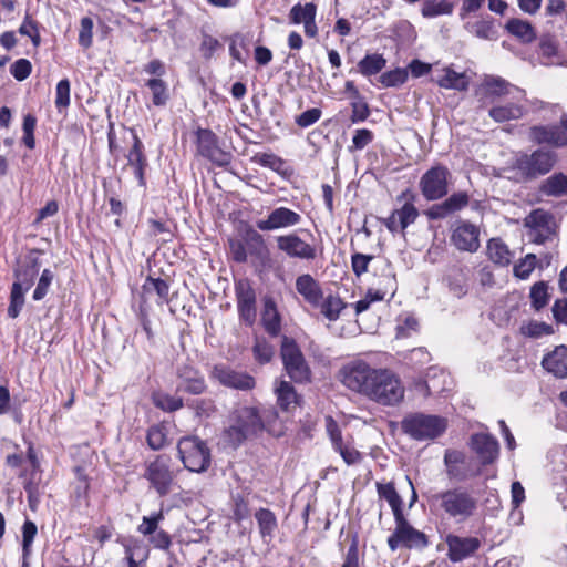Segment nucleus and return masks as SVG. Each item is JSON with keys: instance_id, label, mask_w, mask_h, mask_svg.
<instances>
[{"instance_id": "f257e3e1", "label": "nucleus", "mask_w": 567, "mask_h": 567, "mask_svg": "<svg viewBox=\"0 0 567 567\" xmlns=\"http://www.w3.org/2000/svg\"><path fill=\"white\" fill-rule=\"evenodd\" d=\"M338 379L347 389L382 406H396L405 395L400 377L389 368H377L361 358L344 363Z\"/></svg>"}, {"instance_id": "f03ea898", "label": "nucleus", "mask_w": 567, "mask_h": 567, "mask_svg": "<svg viewBox=\"0 0 567 567\" xmlns=\"http://www.w3.org/2000/svg\"><path fill=\"white\" fill-rule=\"evenodd\" d=\"M429 504L436 513L461 523L475 514L478 503L471 492L458 486L431 495Z\"/></svg>"}, {"instance_id": "7ed1b4c3", "label": "nucleus", "mask_w": 567, "mask_h": 567, "mask_svg": "<svg viewBox=\"0 0 567 567\" xmlns=\"http://www.w3.org/2000/svg\"><path fill=\"white\" fill-rule=\"evenodd\" d=\"M264 430V420L257 408L243 406L235 413V423L226 431L229 442L239 445Z\"/></svg>"}, {"instance_id": "20e7f679", "label": "nucleus", "mask_w": 567, "mask_h": 567, "mask_svg": "<svg viewBox=\"0 0 567 567\" xmlns=\"http://www.w3.org/2000/svg\"><path fill=\"white\" fill-rule=\"evenodd\" d=\"M401 427L405 434L414 440H432L446 430V420L437 415L414 413L402 420Z\"/></svg>"}, {"instance_id": "39448f33", "label": "nucleus", "mask_w": 567, "mask_h": 567, "mask_svg": "<svg viewBox=\"0 0 567 567\" xmlns=\"http://www.w3.org/2000/svg\"><path fill=\"white\" fill-rule=\"evenodd\" d=\"M178 457L190 472H205L210 465V450L198 436H185L177 443Z\"/></svg>"}, {"instance_id": "423d86ee", "label": "nucleus", "mask_w": 567, "mask_h": 567, "mask_svg": "<svg viewBox=\"0 0 567 567\" xmlns=\"http://www.w3.org/2000/svg\"><path fill=\"white\" fill-rule=\"evenodd\" d=\"M144 478L150 482L152 488L159 496H166L176 478V472L172 467V458L167 454H159L152 461L145 462Z\"/></svg>"}, {"instance_id": "0eeeda50", "label": "nucleus", "mask_w": 567, "mask_h": 567, "mask_svg": "<svg viewBox=\"0 0 567 567\" xmlns=\"http://www.w3.org/2000/svg\"><path fill=\"white\" fill-rule=\"evenodd\" d=\"M280 354L285 370L292 381L297 383L310 381L311 370L293 339L282 338Z\"/></svg>"}, {"instance_id": "6e6552de", "label": "nucleus", "mask_w": 567, "mask_h": 567, "mask_svg": "<svg viewBox=\"0 0 567 567\" xmlns=\"http://www.w3.org/2000/svg\"><path fill=\"white\" fill-rule=\"evenodd\" d=\"M398 202H403L399 209H394L391 215L383 219L384 226L391 231H402L412 225L419 217V210L415 207L416 194L411 189H405L398 196Z\"/></svg>"}, {"instance_id": "1a4fd4ad", "label": "nucleus", "mask_w": 567, "mask_h": 567, "mask_svg": "<svg viewBox=\"0 0 567 567\" xmlns=\"http://www.w3.org/2000/svg\"><path fill=\"white\" fill-rule=\"evenodd\" d=\"M480 237V227L468 220H456L451 227L450 243L458 251L476 252L481 247Z\"/></svg>"}, {"instance_id": "9d476101", "label": "nucleus", "mask_w": 567, "mask_h": 567, "mask_svg": "<svg viewBox=\"0 0 567 567\" xmlns=\"http://www.w3.org/2000/svg\"><path fill=\"white\" fill-rule=\"evenodd\" d=\"M449 169L443 165H436L427 169L420 179L419 186L426 200L443 198L447 192Z\"/></svg>"}, {"instance_id": "9b49d317", "label": "nucleus", "mask_w": 567, "mask_h": 567, "mask_svg": "<svg viewBox=\"0 0 567 567\" xmlns=\"http://www.w3.org/2000/svg\"><path fill=\"white\" fill-rule=\"evenodd\" d=\"M555 164V154L550 151L537 150L532 154H520L515 167L526 177H535L548 173Z\"/></svg>"}, {"instance_id": "f8f14e48", "label": "nucleus", "mask_w": 567, "mask_h": 567, "mask_svg": "<svg viewBox=\"0 0 567 567\" xmlns=\"http://www.w3.org/2000/svg\"><path fill=\"white\" fill-rule=\"evenodd\" d=\"M277 248L287 257L300 260H315L318 249L313 244L307 243L296 233L281 235L276 238Z\"/></svg>"}, {"instance_id": "ddd939ff", "label": "nucleus", "mask_w": 567, "mask_h": 567, "mask_svg": "<svg viewBox=\"0 0 567 567\" xmlns=\"http://www.w3.org/2000/svg\"><path fill=\"white\" fill-rule=\"evenodd\" d=\"M198 153L217 166L225 167L231 162V153L221 150L218 138L210 130L199 128L197 131Z\"/></svg>"}, {"instance_id": "4468645a", "label": "nucleus", "mask_w": 567, "mask_h": 567, "mask_svg": "<svg viewBox=\"0 0 567 567\" xmlns=\"http://www.w3.org/2000/svg\"><path fill=\"white\" fill-rule=\"evenodd\" d=\"M375 281L372 282L370 296L375 300H383L388 295L392 298L398 289L395 274L390 261L382 260L374 268Z\"/></svg>"}, {"instance_id": "2eb2a0df", "label": "nucleus", "mask_w": 567, "mask_h": 567, "mask_svg": "<svg viewBox=\"0 0 567 567\" xmlns=\"http://www.w3.org/2000/svg\"><path fill=\"white\" fill-rule=\"evenodd\" d=\"M212 377L220 384L240 391L251 390L256 385L254 377L247 372L237 371L226 364L215 365Z\"/></svg>"}, {"instance_id": "dca6fc26", "label": "nucleus", "mask_w": 567, "mask_h": 567, "mask_svg": "<svg viewBox=\"0 0 567 567\" xmlns=\"http://www.w3.org/2000/svg\"><path fill=\"white\" fill-rule=\"evenodd\" d=\"M301 221V216L288 207L272 209L265 219H259L256 227L261 231H274L277 229L291 228Z\"/></svg>"}, {"instance_id": "f3484780", "label": "nucleus", "mask_w": 567, "mask_h": 567, "mask_svg": "<svg viewBox=\"0 0 567 567\" xmlns=\"http://www.w3.org/2000/svg\"><path fill=\"white\" fill-rule=\"evenodd\" d=\"M445 544L446 556L452 563H460L474 556L481 547V540L477 537H462L454 534L446 535Z\"/></svg>"}, {"instance_id": "a211bd4d", "label": "nucleus", "mask_w": 567, "mask_h": 567, "mask_svg": "<svg viewBox=\"0 0 567 567\" xmlns=\"http://www.w3.org/2000/svg\"><path fill=\"white\" fill-rule=\"evenodd\" d=\"M132 134L133 144L125 155L127 166L133 169L140 186H145V169L148 166L146 155L144 153V145L134 128H130Z\"/></svg>"}, {"instance_id": "6ab92c4d", "label": "nucleus", "mask_w": 567, "mask_h": 567, "mask_svg": "<svg viewBox=\"0 0 567 567\" xmlns=\"http://www.w3.org/2000/svg\"><path fill=\"white\" fill-rule=\"evenodd\" d=\"M236 297L240 319L252 324L256 318V293L247 280L236 285Z\"/></svg>"}, {"instance_id": "aec40b11", "label": "nucleus", "mask_w": 567, "mask_h": 567, "mask_svg": "<svg viewBox=\"0 0 567 567\" xmlns=\"http://www.w3.org/2000/svg\"><path fill=\"white\" fill-rule=\"evenodd\" d=\"M444 464L450 480L463 482L470 477L478 475V471L471 472L463 452L456 450H446L444 454Z\"/></svg>"}, {"instance_id": "412c9836", "label": "nucleus", "mask_w": 567, "mask_h": 567, "mask_svg": "<svg viewBox=\"0 0 567 567\" xmlns=\"http://www.w3.org/2000/svg\"><path fill=\"white\" fill-rule=\"evenodd\" d=\"M529 138L537 144H550L553 146H567V133L561 126H533Z\"/></svg>"}, {"instance_id": "4be33fe9", "label": "nucleus", "mask_w": 567, "mask_h": 567, "mask_svg": "<svg viewBox=\"0 0 567 567\" xmlns=\"http://www.w3.org/2000/svg\"><path fill=\"white\" fill-rule=\"evenodd\" d=\"M472 449L481 458L483 465L493 463L499 453L497 440L489 434H474L472 436Z\"/></svg>"}, {"instance_id": "5701e85b", "label": "nucleus", "mask_w": 567, "mask_h": 567, "mask_svg": "<svg viewBox=\"0 0 567 567\" xmlns=\"http://www.w3.org/2000/svg\"><path fill=\"white\" fill-rule=\"evenodd\" d=\"M206 390L204 377L199 371L192 367H183L178 370L177 391L187 392L189 394H202Z\"/></svg>"}, {"instance_id": "b1692460", "label": "nucleus", "mask_w": 567, "mask_h": 567, "mask_svg": "<svg viewBox=\"0 0 567 567\" xmlns=\"http://www.w3.org/2000/svg\"><path fill=\"white\" fill-rule=\"evenodd\" d=\"M394 519L398 528V535L401 536L402 546L419 549L427 546V538L425 534L412 527L406 522L403 514L399 518Z\"/></svg>"}, {"instance_id": "393cba45", "label": "nucleus", "mask_w": 567, "mask_h": 567, "mask_svg": "<svg viewBox=\"0 0 567 567\" xmlns=\"http://www.w3.org/2000/svg\"><path fill=\"white\" fill-rule=\"evenodd\" d=\"M542 365L556 378L567 379V347H556L543 358Z\"/></svg>"}, {"instance_id": "a878e982", "label": "nucleus", "mask_w": 567, "mask_h": 567, "mask_svg": "<svg viewBox=\"0 0 567 567\" xmlns=\"http://www.w3.org/2000/svg\"><path fill=\"white\" fill-rule=\"evenodd\" d=\"M296 290L312 307H319L323 292L320 284L311 275L299 276L296 279Z\"/></svg>"}, {"instance_id": "bb28decb", "label": "nucleus", "mask_w": 567, "mask_h": 567, "mask_svg": "<svg viewBox=\"0 0 567 567\" xmlns=\"http://www.w3.org/2000/svg\"><path fill=\"white\" fill-rule=\"evenodd\" d=\"M525 113L524 106L519 103V100L515 102H505L503 104L494 105L489 111V116L498 123L518 120Z\"/></svg>"}, {"instance_id": "cd10ccee", "label": "nucleus", "mask_w": 567, "mask_h": 567, "mask_svg": "<svg viewBox=\"0 0 567 567\" xmlns=\"http://www.w3.org/2000/svg\"><path fill=\"white\" fill-rule=\"evenodd\" d=\"M277 403L284 411H290L299 404V396L293 385L285 380L278 381L275 386Z\"/></svg>"}, {"instance_id": "c85d7f7f", "label": "nucleus", "mask_w": 567, "mask_h": 567, "mask_svg": "<svg viewBox=\"0 0 567 567\" xmlns=\"http://www.w3.org/2000/svg\"><path fill=\"white\" fill-rule=\"evenodd\" d=\"M260 536L264 540H271L278 527L276 515L268 508H259L255 513Z\"/></svg>"}, {"instance_id": "c756f323", "label": "nucleus", "mask_w": 567, "mask_h": 567, "mask_svg": "<svg viewBox=\"0 0 567 567\" xmlns=\"http://www.w3.org/2000/svg\"><path fill=\"white\" fill-rule=\"evenodd\" d=\"M525 226L538 231L540 236L548 235L553 226V216L544 209H534L526 216Z\"/></svg>"}, {"instance_id": "7c9ffc66", "label": "nucleus", "mask_w": 567, "mask_h": 567, "mask_svg": "<svg viewBox=\"0 0 567 567\" xmlns=\"http://www.w3.org/2000/svg\"><path fill=\"white\" fill-rule=\"evenodd\" d=\"M487 256L489 260L499 266L511 264L513 254L501 238H492L487 243Z\"/></svg>"}, {"instance_id": "2f4dec72", "label": "nucleus", "mask_w": 567, "mask_h": 567, "mask_svg": "<svg viewBox=\"0 0 567 567\" xmlns=\"http://www.w3.org/2000/svg\"><path fill=\"white\" fill-rule=\"evenodd\" d=\"M150 91L152 104L157 107H164L169 101V89L165 81L159 78H152L145 82Z\"/></svg>"}, {"instance_id": "473e14b6", "label": "nucleus", "mask_w": 567, "mask_h": 567, "mask_svg": "<svg viewBox=\"0 0 567 567\" xmlns=\"http://www.w3.org/2000/svg\"><path fill=\"white\" fill-rule=\"evenodd\" d=\"M443 89L465 91L468 87V79L465 73L455 72L452 69H444L443 75L434 80Z\"/></svg>"}, {"instance_id": "72a5a7b5", "label": "nucleus", "mask_w": 567, "mask_h": 567, "mask_svg": "<svg viewBox=\"0 0 567 567\" xmlns=\"http://www.w3.org/2000/svg\"><path fill=\"white\" fill-rule=\"evenodd\" d=\"M377 491L380 498L385 499L392 508L394 518H399L402 514V498L398 494L394 484L377 483Z\"/></svg>"}, {"instance_id": "f704fd0d", "label": "nucleus", "mask_w": 567, "mask_h": 567, "mask_svg": "<svg viewBox=\"0 0 567 567\" xmlns=\"http://www.w3.org/2000/svg\"><path fill=\"white\" fill-rule=\"evenodd\" d=\"M508 33L516 37L524 43H529L536 39V31L534 27L526 20L509 19L505 25Z\"/></svg>"}, {"instance_id": "c9c22d12", "label": "nucleus", "mask_w": 567, "mask_h": 567, "mask_svg": "<svg viewBox=\"0 0 567 567\" xmlns=\"http://www.w3.org/2000/svg\"><path fill=\"white\" fill-rule=\"evenodd\" d=\"M245 243L247 251L259 260H266L269 257V251L264 237L255 229H249L245 235Z\"/></svg>"}, {"instance_id": "e433bc0d", "label": "nucleus", "mask_w": 567, "mask_h": 567, "mask_svg": "<svg viewBox=\"0 0 567 567\" xmlns=\"http://www.w3.org/2000/svg\"><path fill=\"white\" fill-rule=\"evenodd\" d=\"M454 10V3L447 0H424L421 13L426 19H433L440 16H451Z\"/></svg>"}, {"instance_id": "4c0bfd02", "label": "nucleus", "mask_w": 567, "mask_h": 567, "mask_svg": "<svg viewBox=\"0 0 567 567\" xmlns=\"http://www.w3.org/2000/svg\"><path fill=\"white\" fill-rule=\"evenodd\" d=\"M346 307L347 303L340 297L330 293L326 298L322 297L318 308H320L324 318L329 321H336L339 319L341 311L346 309Z\"/></svg>"}, {"instance_id": "58836bf2", "label": "nucleus", "mask_w": 567, "mask_h": 567, "mask_svg": "<svg viewBox=\"0 0 567 567\" xmlns=\"http://www.w3.org/2000/svg\"><path fill=\"white\" fill-rule=\"evenodd\" d=\"M386 65V60L382 54L372 53L367 54L362 60L359 61L357 68L358 72L363 76L375 75L381 72Z\"/></svg>"}, {"instance_id": "ea45409f", "label": "nucleus", "mask_w": 567, "mask_h": 567, "mask_svg": "<svg viewBox=\"0 0 567 567\" xmlns=\"http://www.w3.org/2000/svg\"><path fill=\"white\" fill-rule=\"evenodd\" d=\"M540 190L547 196H561L567 194V176L561 173L549 176L544 181Z\"/></svg>"}, {"instance_id": "a19ab883", "label": "nucleus", "mask_w": 567, "mask_h": 567, "mask_svg": "<svg viewBox=\"0 0 567 567\" xmlns=\"http://www.w3.org/2000/svg\"><path fill=\"white\" fill-rule=\"evenodd\" d=\"M557 43L551 38H542L539 42V63L543 65L559 64Z\"/></svg>"}, {"instance_id": "79ce46f5", "label": "nucleus", "mask_w": 567, "mask_h": 567, "mask_svg": "<svg viewBox=\"0 0 567 567\" xmlns=\"http://www.w3.org/2000/svg\"><path fill=\"white\" fill-rule=\"evenodd\" d=\"M262 324L265 330L270 336H277L280 332V317L277 311L276 305L272 301H267L262 313Z\"/></svg>"}, {"instance_id": "37998d69", "label": "nucleus", "mask_w": 567, "mask_h": 567, "mask_svg": "<svg viewBox=\"0 0 567 567\" xmlns=\"http://www.w3.org/2000/svg\"><path fill=\"white\" fill-rule=\"evenodd\" d=\"M39 272V261L37 258L30 260L29 264L16 270V281L22 285V288L29 290L33 285L34 278Z\"/></svg>"}, {"instance_id": "c03bdc74", "label": "nucleus", "mask_w": 567, "mask_h": 567, "mask_svg": "<svg viewBox=\"0 0 567 567\" xmlns=\"http://www.w3.org/2000/svg\"><path fill=\"white\" fill-rule=\"evenodd\" d=\"M485 87L491 96H502L509 95L513 91H515L522 97L524 96L523 91L514 87L505 80L501 78H491L485 82Z\"/></svg>"}, {"instance_id": "a18cd8bd", "label": "nucleus", "mask_w": 567, "mask_h": 567, "mask_svg": "<svg viewBox=\"0 0 567 567\" xmlns=\"http://www.w3.org/2000/svg\"><path fill=\"white\" fill-rule=\"evenodd\" d=\"M317 7L312 2H308L306 4L297 3L295 4L289 12L290 22L293 24L305 23L311 18H316Z\"/></svg>"}, {"instance_id": "49530a36", "label": "nucleus", "mask_w": 567, "mask_h": 567, "mask_svg": "<svg viewBox=\"0 0 567 567\" xmlns=\"http://www.w3.org/2000/svg\"><path fill=\"white\" fill-rule=\"evenodd\" d=\"M28 290L22 288L20 282H13L10 293V305L8 307V316L12 319L17 318L24 305V293Z\"/></svg>"}, {"instance_id": "de8ad7c7", "label": "nucleus", "mask_w": 567, "mask_h": 567, "mask_svg": "<svg viewBox=\"0 0 567 567\" xmlns=\"http://www.w3.org/2000/svg\"><path fill=\"white\" fill-rule=\"evenodd\" d=\"M146 442L150 449L158 451L167 444V431L163 425H153L148 429Z\"/></svg>"}, {"instance_id": "09e8293b", "label": "nucleus", "mask_w": 567, "mask_h": 567, "mask_svg": "<svg viewBox=\"0 0 567 567\" xmlns=\"http://www.w3.org/2000/svg\"><path fill=\"white\" fill-rule=\"evenodd\" d=\"M466 30L475 37L484 40H492L495 38V30L491 21L478 20L465 25Z\"/></svg>"}, {"instance_id": "8fccbe9b", "label": "nucleus", "mask_w": 567, "mask_h": 567, "mask_svg": "<svg viewBox=\"0 0 567 567\" xmlns=\"http://www.w3.org/2000/svg\"><path fill=\"white\" fill-rule=\"evenodd\" d=\"M153 402L155 406L165 412H175L183 408V400L181 398L164 393L155 394Z\"/></svg>"}, {"instance_id": "3c124183", "label": "nucleus", "mask_w": 567, "mask_h": 567, "mask_svg": "<svg viewBox=\"0 0 567 567\" xmlns=\"http://www.w3.org/2000/svg\"><path fill=\"white\" fill-rule=\"evenodd\" d=\"M146 291H155L159 298V303L168 301L169 286L161 278L148 277L143 286Z\"/></svg>"}, {"instance_id": "603ef678", "label": "nucleus", "mask_w": 567, "mask_h": 567, "mask_svg": "<svg viewBox=\"0 0 567 567\" xmlns=\"http://www.w3.org/2000/svg\"><path fill=\"white\" fill-rule=\"evenodd\" d=\"M164 519L162 511L153 513L151 516H144L142 523L137 526V532L144 536H152L157 529L158 524Z\"/></svg>"}, {"instance_id": "864d4df0", "label": "nucleus", "mask_w": 567, "mask_h": 567, "mask_svg": "<svg viewBox=\"0 0 567 567\" xmlns=\"http://www.w3.org/2000/svg\"><path fill=\"white\" fill-rule=\"evenodd\" d=\"M408 75L409 74L405 69L396 68L394 70L384 72L380 76V82L386 87L399 86L408 80Z\"/></svg>"}, {"instance_id": "5fc2aeb1", "label": "nucleus", "mask_w": 567, "mask_h": 567, "mask_svg": "<svg viewBox=\"0 0 567 567\" xmlns=\"http://www.w3.org/2000/svg\"><path fill=\"white\" fill-rule=\"evenodd\" d=\"M530 299L535 309L544 308L548 302V286L544 281L536 282L530 289Z\"/></svg>"}, {"instance_id": "6e6d98bb", "label": "nucleus", "mask_w": 567, "mask_h": 567, "mask_svg": "<svg viewBox=\"0 0 567 567\" xmlns=\"http://www.w3.org/2000/svg\"><path fill=\"white\" fill-rule=\"evenodd\" d=\"M470 203V196L466 192H457L444 200V207L449 214H453L465 208Z\"/></svg>"}, {"instance_id": "4d7b16f0", "label": "nucleus", "mask_w": 567, "mask_h": 567, "mask_svg": "<svg viewBox=\"0 0 567 567\" xmlns=\"http://www.w3.org/2000/svg\"><path fill=\"white\" fill-rule=\"evenodd\" d=\"M70 91L71 84L68 79L58 82L55 89V106L59 111L66 109L70 105Z\"/></svg>"}, {"instance_id": "13d9d810", "label": "nucleus", "mask_w": 567, "mask_h": 567, "mask_svg": "<svg viewBox=\"0 0 567 567\" xmlns=\"http://www.w3.org/2000/svg\"><path fill=\"white\" fill-rule=\"evenodd\" d=\"M37 532V525L33 522H24L22 526V553L24 558H28L31 555V547Z\"/></svg>"}, {"instance_id": "bf43d9fd", "label": "nucleus", "mask_w": 567, "mask_h": 567, "mask_svg": "<svg viewBox=\"0 0 567 567\" xmlns=\"http://www.w3.org/2000/svg\"><path fill=\"white\" fill-rule=\"evenodd\" d=\"M326 431L331 441V444L336 450H340L346 442H343L341 429L332 416H326Z\"/></svg>"}, {"instance_id": "052dcab7", "label": "nucleus", "mask_w": 567, "mask_h": 567, "mask_svg": "<svg viewBox=\"0 0 567 567\" xmlns=\"http://www.w3.org/2000/svg\"><path fill=\"white\" fill-rule=\"evenodd\" d=\"M252 352H254L255 359L259 363L265 364L271 360V358L274 355V348L266 340L257 339L252 347Z\"/></svg>"}, {"instance_id": "680f3d73", "label": "nucleus", "mask_w": 567, "mask_h": 567, "mask_svg": "<svg viewBox=\"0 0 567 567\" xmlns=\"http://www.w3.org/2000/svg\"><path fill=\"white\" fill-rule=\"evenodd\" d=\"M249 506L248 501L237 494L233 496V518L235 522H241L249 517Z\"/></svg>"}, {"instance_id": "e2e57ef3", "label": "nucleus", "mask_w": 567, "mask_h": 567, "mask_svg": "<svg viewBox=\"0 0 567 567\" xmlns=\"http://www.w3.org/2000/svg\"><path fill=\"white\" fill-rule=\"evenodd\" d=\"M93 40V20L89 17L81 19L80 32H79V44L84 49L92 45Z\"/></svg>"}, {"instance_id": "0e129e2a", "label": "nucleus", "mask_w": 567, "mask_h": 567, "mask_svg": "<svg viewBox=\"0 0 567 567\" xmlns=\"http://www.w3.org/2000/svg\"><path fill=\"white\" fill-rule=\"evenodd\" d=\"M54 278L53 272L50 269H44L41 274L39 282L33 291L32 298L35 301L42 300L48 293L49 287Z\"/></svg>"}, {"instance_id": "69168bd1", "label": "nucleus", "mask_w": 567, "mask_h": 567, "mask_svg": "<svg viewBox=\"0 0 567 567\" xmlns=\"http://www.w3.org/2000/svg\"><path fill=\"white\" fill-rule=\"evenodd\" d=\"M374 259L372 255L355 252L351 256L352 271L357 277L362 276L368 271L369 264Z\"/></svg>"}, {"instance_id": "338daca9", "label": "nucleus", "mask_w": 567, "mask_h": 567, "mask_svg": "<svg viewBox=\"0 0 567 567\" xmlns=\"http://www.w3.org/2000/svg\"><path fill=\"white\" fill-rule=\"evenodd\" d=\"M32 71L31 62L27 59H19L10 66V73L18 81L25 80Z\"/></svg>"}, {"instance_id": "774afa93", "label": "nucleus", "mask_w": 567, "mask_h": 567, "mask_svg": "<svg viewBox=\"0 0 567 567\" xmlns=\"http://www.w3.org/2000/svg\"><path fill=\"white\" fill-rule=\"evenodd\" d=\"M536 266V257L535 255H527L525 259H523L519 264L515 265L514 274L516 277L520 279H526L529 277L532 271Z\"/></svg>"}]
</instances>
